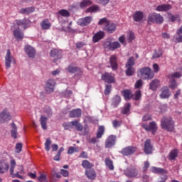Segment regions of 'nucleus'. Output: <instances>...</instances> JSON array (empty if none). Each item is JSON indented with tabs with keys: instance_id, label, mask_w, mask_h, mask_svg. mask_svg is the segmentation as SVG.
<instances>
[{
	"instance_id": "f257e3e1",
	"label": "nucleus",
	"mask_w": 182,
	"mask_h": 182,
	"mask_svg": "<svg viewBox=\"0 0 182 182\" xmlns=\"http://www.w3.org/2000/svg\"><path fill=\"white\" fill-rule=\"evenodd\" d=\"M10 174L12 177H16L17 178H21L23 180V176H25V170L23 169V166H18V168L16 171V173H14V170H15V167L16 166V161L14 159H11L10 161Z\"/></svg>"
},
{
	"instance_id": "f03ea898",
	"label": "nucleus",
	"mask_w": 182,
	"mask_h": 182,
	"mask_svg": "<svg viewBox=\"0 0 182 182\" xmlns=\"http://www.w3.org/2000/svg\"><path fill=\"white\" fill-rule=\"evenodd\" d=\"M138 76L141 79L150 80L154 77V74L151 72V69L149 67L141 68L138 72Z\"/></svg>"
},
{
	"instance_id": "7ed1b4c3",
	"label": "nucleus",
	"mask_w": 182,
	"mask_h": 182,
	"mask_svg": "<svg viewBox=\"0 0 182 182\" xmlns=\"http://www.w3.org/2000/svg\"><path fill=\"white\" fill-rule=\"evenodd\" d=\"M161 126L167 132H173L174 130V121L171 118L164 117L161 119Z\"/></svg>"
},
{
	"instance_id": "20e7f679",
	"label": "nucleus",
	"mask_w": 182,
	"mask_h": 182,
	"mask_svg": "<svg viewBox=\"0 0 182 182\" xmlns=\"http://www.w3.org/2000/svg\"><path fill=\"white\" fill-rule=\"evenodd\" d=\"M148 23L151 25V23H163L164 18L161 16L160 14L154 13L148 16Z\"/></svg>"
},
{
	"instance_id": "39448f33",
	"label": "nucleus",
	"mask_w": 182,
	"mask_h": 182,
	"mask_svg": "<svg viewBox=\"0 0 182 182\" xmlns=\"http://www.w3.org/2000/svg\"><path fill=\"white\" fill-rule=\"evenodd\" d=\"M134 66V57H130L127 63L126 64V75L127 76H133L134 75V68H133Z\"/></svg>"
},
{
	"instance_id": "423d86ee",
	"label": "nucleus",
	"mask_w": 182,
	"mask_h": 182,
	"mask_svg": "<svg viewBox=\"0 0 182 182\" xmlns=\"http://www.w3.org/2000/svg\"><path fill=\"white\" fill-rule=\"evenodd\" d=\"M124 174L129 178H140V173L139 170L136 168H128L124 171Z\"/></svg>"
},
{
	"instance_id": "0eeeda50",
	"label": "nucleus",
	"mask_w": 182,
	"mask_h": 182,
	"mask_svg": "<svg viewBox=\"0 0 182 182\" xmlns=\"http://www.w3.org/2000/svg\"><path fill=\"white\" fill-rule=\"evenodd\" d=\"M152 173H155V174H161V181L158 182H166V180H167V171L164 170L161 168H157V167H152L151 168Z\"/></svg>"
},
{
	"instance_id": "6e6552de",
	"label": "nucleus",
	"mask_w": 182,
	"mask_h": 182,
	"mask_svg": "<svg viewBox=\"0 0 182 182\" xmlns=\"http://www.w3.org/2000/svg\"><path fill=\"white\" fill-rule=\"evenodd\" d=\"M141 127L146 132H151L152 134H154V133L157 132V124H156V122H151L149 124L143 122Z\"/></svg>"
},
{
	"instance_id": "1a4fd4ad",
	"label": "nucleus",
	"mask_w": 182,
	"mask_h": 182,
	"mask_svg": "<svg viewBox=\"0 0 182 182\" xmlns=\"http://www.w3.org/2000/svg\"><path fill=\"white\" fill-rule=\"evenodd\" d=\"M11 63H15V58L12 55H11V50H7V53L5 56L6 68H11Z\"/></svg>"
},
{
	"instance_id": "9d476101",
	"label": "nucleus",
	"mask_w": 182,
	"mask_h": 182,
	"mask_svg": "<svg viewBox=\"0 0 182 182\" xmlns=\"http://www.w3.org/2000/svg\"><path fill=\"white\" fill-rule=\"evenodd\" d=\"M56 85V82L55 80H48L46 84L45 89L48 93H52L55 90V86Z\"/></svg>"
},
{
	"instance_id": "9b49d317",
	"label": "nucleus",
	"mask_w": 182,
	"mask_h": 182,
	"mask_svg": "<svg viewBox=\"0 0 182 182\" xmlns=\"http://www.w3.org/2000/svg\"><path fill=\"white\" fill-rule=\"evenodd\" d=\"M102 80L107 83H114V74L105 73L102 75Z\"/></svg>"
},
{
	"instance_id": "f8f14e48",
	"label": "nucleus",
	"mask_w": 182,
	"mask_h": 182,
	"mask_svg": "<svg viewBox=\"0 0 182 182\" xmlns=\"http://www.w3.org/2000/svg\"><path fill=\"white\" fill-rule=\"evenodd\" d=\"M11 119L12 116H11V112L8 109H6L0 113V122H8Z\"/></svg>"
},
{
	"instance_id": "ddd939ff",
	"label": "nucleus",
	"mask_w": 182,
	"mask_h": 182,
	"mask_svg": "<svg viewBox=\"0 0 182 182\" xmlns=\"http://www.w3.org/2000/svg\"><path fill=\"white\" fill-rule=\"evenodd\" d=\"M104 46L105 48H107V49H109V50H114V49L120 48V43L119 42L110 43L107 41L105 43Z\"/></svg>"
},
{
	"instance_id": "4468645a",
	"label": "nucleus",
	"mask_w": 182,
	"mask_h": 182,
	"mask_svg": "<svg viewBox=\"0 0 182 182\" xmlns=\"http://www.w3.org/2000/svg\"><path fill=\"white\" fill-rule=\"evenodd\" d=\"M159 96L161 99H168V97L171 96V92H170L168 87H163L161 88V92Z\"/></svg>"
},
{
	"instance_id": "2eb2a0df",
	"label": "nucleus",
	"mask_w": 182,
	"mask_h": 182,
	"mask_svg": "<svg viewBox=\"0 0 182 182\" xmlns=\"http://www.w3.org/2000/svg\"><path fill=\"white\" fill-rule=\"evenodd\" d=\"M116 144V136L114 135H110L106 140L105 147L110 149V147H113Z\"/></svg>"
},
{
	"instance_id": "dca6fc26",
	"label": "nucleus",
	"mask_w": 182,
	"mask_h": 182,
	"mask_svg": "<svg viewBox=\"0 0 182 182\" xmlns=\"http://www.w3.org/2000/svg\"><path fill=\"white\" fill-rule=\"evenodd\" d=\"M16 25H18V26H19V28L26 29L29 26V23H31V22L28 19L24 18L23 20H16Z\"/></svg>"
},
{
	"instance_id": "f3484780",
	"label": "nucleus",
	"mask_w": 182,
	"mask_h": 182,
	"mask_svg": "<svg viewBox=\"0 0 182 182\" xmlns=\"http://www.w3.org/2000/svg\"><path fill=\"white\" fill-rule=\"evenodd\" d=\"M151 141L146 139L144 144V152L146 154H151L153 151V146H151Z\"/></svg>"
},
{
	"instance_id": "a211bd4d",
	"label": "nucleus",
	"mask_w": 182,
	"mask_h": 182,
	"mask_svg": "<svg viewBox=\"0 0 182 182\" xmlns=\"http://www.w3.org/2000/svg\"><path fill=\"white\" fill-rule=\"evenodd\" d=\"M92 22V17L90 16H87L82 18H80L77 21V23L80 26H86L87 25H89V23H90Z\"/></svg>"
},
{
	"instance_id": "6ab92c4d",
	"label": "nucleus",
	"mask_w": 182,
	"mask_h": 182,
	"mask_svg": "<svg viewBox=\"0 0 182 182\" xmlns=\"http://www.w3.org/2000/svg\"><path fill=\"white\" fill-rule=\"evenodd\" d=\"M171 9V5L170 4H160L156 7L157 12H167Z\"/></svg>"
},
{
	"instance_id": "aec40b11",
	"label": "nucleus",
	"mask_w": 182,
	"mask_h": 182,
	"mask_svg": "<svg viewBox=\"0 0 182 182\" xmlns=\"http://www.w3.org/2000/svg\"><path fill=\"white\" fill-rule=\"evenodd\" d=\"M9 170V165L5 161H0V173L4 174V173H8Z\"/></svg>"
},
{
	"instance_id": "412c9836",
	"label": "nucleus",
	"mask_w": 182,
	"mask_h": 182,
	"mask_svg": "<svg viewBox=\"0 0 182 182\" xmlns=\"http://www.w3.org/2000/svg\"><path fill=\"white\" fill-rule=\"evenodd\" d=\"M25 52L27 53L28 58H34L35 53H36L35 49L31 46H25Z\"/></svg>"
},
{
	"instance_id": "4be33fe9",
	"label": "nucleus",
	"mask_w": 182,
	"mask_h": 182,
	"mask_svg": "<svg viewBox=\"0 0 182 182\" xmlns=\"http://www.w3.org/2000/svg\"><path fill=\"white\" fill-rule=\"evenodd\" d=\"M104 31H106L108 33H113L116 31V24L109 22L108 25L104 26Z\"/></svg>"
},
{
	"instance_id": "5701e85b",
	"label": "nucleus",
	"mask_w": 182,
	"mask_h": 182,
	"mask_svg": "<svg viewBox=\"0 0 182 182\" xmlns=\"http://www.w3.org/2000/svg\"><path fill=\"white\" fill-rule=\"evenodd\" d=\"M50 55L51 58H55V59H60V58H62V50L53 49L50 51Z\"/></svg>"
},
{
	"instance_id": "b1692460",
	"label": "nucleus",
	"mask_w": 182,
	"mask_h": 182,
	"mask_svg": "<svg viewBox=\"0 0 182 182\" xmlns=\"http://www.w3.org/2000/svg\"><path fill=\"white\" fill-rule=\"evenodd\" d=\"M134 151H136V149L133 146H128L127 148H124L122 151V154L124 156H130V154H133V153H134Z\"/></svg>"
},
{
	"instance_id": "393cba45",
	"label": "nucleus",
	"mask_w": 182,
	"mask_h": 182,
	"mask_svg": "<svg viewBox=\"0 0 182 182\" xmlns=\"http://www.w3.org/2000/svg\"><path fill=\"white\" fill-rule=\"evenodd\" d=\"M109 63L112 70H117V58L116 55H112L109 58Z\"/></svg>"
},
{
	"instance_id": "a878e982",
	"label": "nucleus",
	"mask_w": 182,
	"mask_h": 182,
	"mask_svg": "<svg viewBox=\"0 0 182 182\" xmlns=\"http://www.w3.org/2000/svg\"><path fill=\"white\" fill-rule=\"evenodd\" d=\"M105 36V33L103 31H99L95 33L92 37V41L94 43H96L100 41V39H103Z\"/></svg>"
},
{
	"instance_id": "bb28decb",
	"label": "nucleus",
	"mask_w": 182,
	"mask_h": 182,
	"mask_svg": "<svg viewBox=\"0 0 182 182\" xmlns=\"http://www.w3.org/2000/svg\"><path fill=\"white\" fill-rule=\"evenodd\" d=\"M144 18L143 12L138 11H136L133 15V19L135 22H140Z\"/></svg>"
},
{
	"instance_id": "cd10ccee",
	"label": "nucleus",
	"mask_w": 182,
	"mask_h": 182,
	"mask_svg": "<svg viewBox=\"0 0 182 182\" xmlns=\"http://www.w3.org/2000/svg\"><path fill=\"white\" fill-rule=\"evenodd\" d=\"M85 175L90 180H95L96 178V172L93 169H87Z\"/></svg>"
},
{
	"instance_id": "c85d7f7f",
	"label": "nucleus",
	"mask_w": 182,
	"mask_h": 182,
	"mask_svg": "<svg viewBox=\"0 0 182 182\" xmlns=\"http://www.w3.org/2000/svg\"><path fill=\"white\" fill-rule=\"evenodd\" d=\"M160 86V80L155 79L149 84V89L151 90H157V87Z\"/></svg>"
},
{
	"instance_id": "c756f323",
	"label": "nucleus",
	"mask_w": 182,
	"mask_h": 182,
	"mask_svg": "<svg viewBox=\"0 0 182 182\" xmlns=\"http://www.w3.org/2000/svg\"><path fill=\"white\" fill-rule=\"evenodd\" d=\"M82 116V110L80 109H73L70 112V117H80Z\"/></svg>"
},
{
	"instance_id": "7c9ffc66",
	"label": "nucleus",
	"mask_w": 182,
	"mask_h": 182,
	"mask_svg": "<svg viewBox=\"0 0 182 182\" xmlns=\"http://www.w3.org/2000/svg\"><path fill=\"white\" fill-rule=\"evenodd\" d=\"M41 127L43 130H46L48 129V118L45 116H41L40 119Z\"/></svg>"
},
{
	"instance_id": "2f4dec72",
	"label": "nucleus",
	"mask_w": 182,
	"mask_h": 182,
	"mask_svg": "<svg viewBox=\"0 0 182 182\" xmlns=\"http://www.w3.org/2000/svg\"><path fill=\"white\" fill-rule=\"evenodd\" d=\"M17 130H18V128L16 127V125L15 124V123H12L11 133V137H13V139H16V137H18Z\"/></svg>"
},
{
	"instance_id": "473e14b6",
	"label": "nucleus",
	"mask_w": 182,
	"mask_h": 182,
	"mask_svg": "<svg viewBox=\"0 0 182 182\" xmlns=\"http://www.w3.org/2000/svg\"><path fill=\"white\" fill-rule=\"evenodd\" d=\"M41 26L42 29L47 30L50 28L51 24L49 22V20L46 19L41 23Z\"/></svg>"
},
{
	"instance_id": "72a5a7b5",
	"label": "nucleus",
	"mask_w": 182,
	"mask_h": 182,
	"mask_svg": "<svg viewBox=\"0 0 182 182\" xmlns=\"http://www.w3.org/2000/svg\"><path fill=\"white\" fill-rule=\"evenodd\" d=\"M14 36L17 39V41H21L23 39V33L21 32L19 30H15L14 31Z\"/></svg>"
},
{
	"instance_id": "f704fd0d",
	"label": "nucleus",
	"mask_w": 182,
	"mask_h": 182,
	"mask_svg": "<svg viewBox=\"0 0 182 182\" xmlns=\"http://www.w3.org/2000/svg\"><path fill=\"white\" fill-rule=\"evenodd\" d=\"M72 125L73 127L74 126L78 132H82V130H83V126L79 122V121H72Z\"/></svg>"
},
{
	"instance_id": "c9c22d12",
	"label": "nucleus",
	"mask_w": 182,
	"mask_h": 182,
	"mask_svg": "<svg viewBox=\"0 0 182 182\" xmlns=\"http://www.w3.org/2000/svg\"><path fill=\"white\" fill-rule=\"evenodd\" d=\"M168 18L171 21V22H180V16L177 14L173 15L171 14H168Z\"/></svg>"
},
{
	"instance_id": "e433bc0d",
	"label": "nucleus",
	"mask_w": 182,
	"mask_h": 182,
	"mask_svg": "<svg viewBox=\"0 0 182 182\" xmlns=\"http://www.w3.org/2000/svg\"><path fill=\"white\" fill-rule=\"evenodd\" d=\"M123 95L125 99V100H130L132 97H133V95H132V91L129 90H124L123 92Z\"/></svg>"
},
{
	"instance_id": "4c0bfd02",
	"label": "nucleus",
	"mask_w": 182,
	"mask_h": 182,
	"mask_svg": "<svg viewBox=\"0 0 182 182\" xmlns=\"http://www.w3.org/2000/svg\"><path fill=\"white\" fill-rule=\"evenodd\" d=\"M21 14H32V12H35V8L33 7H28L23 8L20 10Z\"/></svg>"
},
{
	"instance_id": "58836bf2",
	"label": "nucleus",
	"mask_w": 182,
	"mask_h": 182,
	"mask_svg": "<svg viewBox=\"0 0 182 182\" xmlns=\"http://www.w3.org/2000/svg\"><path fill=\"white\" fill-rule=\"evenodd\" d=\"M182 75L181 73H178V72H175L173 73H171L168 75V77L169 79H180V77H181Z\"/></svg>"
},
{
	"instance_id": "ea45409f",
	"label": "nucleus",
	"mask_w": 182,
	"mask_h": 182,
	"mask_svg": "<svg viewBox=\"0 0 182 182\" xmlns=\"http://www.w3.org/2000/svg\"><path fill=\"white\" fill-rule=\"evenodd\" d=\"M82 166L84 168H87V170H90V168H92V167H93V164H90V162H89V161H87V160H84V161H82Z\"/></svg>"
},
{
	"instance_id": "a19ab883",
	"label": "nucleus",
	"mask_w": 182,
	"mask_h": 182,
	"mask_svg": "<svg viewBox=\"0 0 182 182\" xmlns=\"http://www.w3.org/2000/svg\"><path fill=\"white\" fill-rule=\"evenodd\" d=\"M178 155V151L177 149H173L170 152L168 159L169 160H174V159H176V157H177Z\"/></svg>"
},
{
	"instance_id": "79ce46f5",
	"label": "nucleus",
	"mask_w": 182,
	"mask_h": 182,
	"mask_svg": "<svg viewBox=\"0 0 182 182\" xmlns=\"http://www.w3.org/2000/svg\"><path fill=\"white\" fill-rule=\"evenodd\" d=\"M130 107L131 105L129 103L125 104L124 107L122 109V114H129V112H130Z\"/></svg>"
},
{
	"instance_id": "37998d69",
	"label": "nucleus",
	"mask_w": 182,
	"mask_h": 182,
	"mask_svg": "<svg viewBox=\"0 0 182 182\" xmlns=\"http://www.w3.org/2000/svg\"><path fill=\"white\" fill-rule=\"evenodd\" d=\"M177 86H178L177 81H176V80L170 79L168 87L174 90V89H176Z\"/></svg>"
},
{
	"instance_id": "c03bdc74",
	"label": "nucleus",
	"mask_w": 182,
	"mask_h": 182,
	"mask_svg": "<svg viewBox=\"0 0 182 182\" xmlns=\"http://www.w3.org/2000/svg\"><path fill=\"white\" fill-rule=\"evenodd\" d=\"M105 164H106L107 167H108V168H109V170H114V166H113V161L110 159L107 158L105 159Z\"/></svg>"
},
{
	"instance_id": "a18cd8bd",
	"label": "nucleus",
	"mask_w": 182,
	"mask_h": 182,
	"mask_svg": "<svg viewBox=\"0 0 182 182\" xmlns=\"http://www.w3.org/2000/svg\"><path fill=\"white\" fill-rule=\"evenodd\" d=\"M136 36H134V33L132 31H129L127 35V41L129 42H133L134 41Z\"/></svg>"
},
{
	"instance_id": "49530a36",
	"label": "nucleus",
	"mask_w": 182,
	"mask_h": 182,
	"mask_svg": "<svg viewBox=\"0 0 182 182\" xmlns=\"http://www.w3.org/2000/svg\"><path fill=\"white\" fill-rule=\"evenodd\" d=\"M59 15H61V16H64L65 18H69L70 16V13L68 10L65 9H61L58 11Z\"/></svg>"
},
{
	"instance_id": "de8ad7c7",
	"label": "nucleus",
	"mask_w": 182,
	"mask_h": 182,
	"mask_svg": "<svg viewBox=\"0 0 182 182\" xmlns=\"http://www.w3.org/2000/svg\"><path fill=\"white\" fill-rule=\"evenodd\" d=\"M104 133H105V127L102 126L100 127L97 132V138L100 139L102 136H103Z\"/></svg>"
},
{
	"instance_id": "09e8293b",
	"label": "nucleus",
	"mask_w": 182,
	"mask_h": 182,
	"mask_svg": "<svg viewBox=\"0 0 182 182\" xmlns=\"http://www.w3.org/2000/svg\"><path fill=\"white\" fill-rule=\"evenodd\" d=\"M90 5H92V1H90V0H83L80 4V8H86V6H89Z\"/></svg>"
},
{
	"instance_id": "8fccbe9b",
	"label": "nucleus",
	"mask_w": 182,
	"mask_h": 182,
	"mask_svg": "<svg viewBox=\"0 0 182 182\" xmlns=\"http://www.w3.org/2000/svg\"><path fill=\"white\" fill-rule=\"evenodd\" d=\"M68 72L70 73H75L77 70H80L78 68L74 67L73 65H70L67 68Z\"/></svg>"
},
{
	"instance_id": "3c124183",
	"label": "nucleus",
	"mask_w": 182,
	"mask_h": 182,
	"mask_svg": "<svg viewBox=\"0 0 182 182\" xmlns=\"http://www.w3.org/2000/svg\"><path fill=\"white\" fill-rule=\"evenodd\" d=\"M50 144H52V141H50V139L48 138L45 143V149L47 151L50 150Z\"/></svg>"
},
{
	"instance_id": "603ef678",
	"label": "nucleus",
	"mask_w": 182,
	"mask_h": 182,
	"mask_svg": "<svg viewBox=\"0 0 182 182\" xmlns=\"http://www.w3.org/2000/svg\"><path fill=\"white\" fill-rule=\"evenodd\" d=\"M163 55V52L161 49H158L155 50L154 54L153 55V58L156 59V58H160Z\"/></svg>"
},
{
	"instance_id": "864d4df0",
	"label": "nucleus",
	"mask_w": 182,
	"mask_h": 182,
	"mask_svg": "<svg viewBox=\"0 0 182 182\" xmlns=\"http://www.w3.org/2000/svg\"><path fill=\"white\" fill-rule=\"evenodd\" d=\"M109 22L110 21H109L107 18H103L100 20V21L98 22V25H104L105 26H107Z\"/></svg>"
},
{
	"instance_id": "5fc2aeb1",
	"label": "nucleus",
	"mask_w": 182,
	"mask_h": 182,
	"mask_svg": "<svg viewBox=\"0 0 182 182\" xmlns=\"http://www.w3.org/2000/svg\"><path fill=\"white\" fill-rule=\"evenodd\" d=\"M99 6H97V5L92 6L91 7H90L89 9H87V11L88 12H99Z\"/></svg>"
},
{
	"instance_id": "6e6d98bb",
	"label": "nucleus",
	"mask_w": 182,
	"mask_h": 182,
	"mask_svg": "<svg viewBox=\"0 0 182 182\" xmlns=\"http://www.w3.org/2000/svg\"><path fill=\"white\" fill-rule=\"evenodd\" d=\"M132 97L133 99H134V100H139L140 97H141V92L140 91V90L136 91L135 95H133Z\"/></svg>"
},
{
	"instance_id": "4d7b16f0",
	"label": "nucleus",
	"mask_w": 182,
	"mask_h": 182,
	"mask_svg": "<svg viewBox=\"0 0 182 182\" xmlns=\"http://www.w3.org/2000/svg\"><path fill=\"white\" fill-rule=\"evenodd\" d=\"M77 151H79V150H77V148L74 147V146H70L68 150V154H73V153H77Z\"/></svg>"
},
{
	"instance_id": "13d9d810",
	"label": "nucleus",
	"mask_w": 182,
	"mask_h": 182,
	"mask_svg": "<svg viewBox=\"0 0 182 182\" xmlns=\"http://www.w3.org/2000/svg\"><path fill=\"white\" fill-rule=\"evenodd\" d=\"M63 126L65 130H69V129H73V125L72 124V122L68 123L63 124Z\"/></svg>"
},
{
	"instance_id": "bf43d9fd",
	"label": "nucleus",
	"mask_w": 182,
	"mask_h": 182,
	"mask_svg": "<svg viewBox=\"0 0 182 182\" xmlns=\"http://www.w3.org/2000/svg\"><path fill=\"white\" fill-rule=\"evenodd\" d=\"M38 180L40 182H48V180H46V175L41 173L39 177H38Z\"/></svg>"
},
{
	"instance_id": "052dcab7",
	"label": "nucleus",
	"mask_w": 182,
	"mask_h": 182,
	"mask_svg": "<svg viewBox=\"0 0 182 182\" xmlns=\"http://www.w3.org/2000/svg\"><path fill=\"white\" fill-rule=\"evenodd\" d=\"M22 151V144L18 143L16 145V153H21Z\"/></svg>"
},
{
	"instance_id": "680f3d73",
	"label": "nucleus",
	"mask_w": 182,
	"mask_h": 182,
	"mask_svg": "<svg viewBox=\"0 0 182 182\" xmlns=\"http://www.w3.org/2000/svg\"><path fill=\"white\" fill-rule=\"evenodd\" d=\"M143 86V81L141 80H139L136 81L135 84L136 89H140Z\"/></svg>"
},
{
	"instance_id": "e2e57ef3",
	"label": "nucleus",
	"mask_w": 182,
	"mask_h": 182,
	"mask_svg": "<svg viewBox=\"0 0 182 182\" xmlns=\"http://www.w3.org/2000/svg\"><path fill=\"white\" fill-rule=\"evenodd\" d=\"M111 90H112V85H107L105 90V95H109Z\"/></svg>"
},
{
	"instance_id": "0e129e2a",
	"label": "nucleus",
	"mask_w": 182,
	"mask_h": 182,
	"mask_svg": "<svg viewBox=\"0 0 182 182\" xmlns=\"http://www.w3.org/2000/svg\"><path fill=\"white\" fill-rule=\"evenodd\" d=\"M120 101H121V98H120V96H119V95H116L113 98V102H114V103H115V105L120 103Z\"/></svg>"
},
{
	"instance_id": "69168bd1",
	"label": "nucleus",
	"mask_w": 182,
	"mask_h": 182,
	"mask_svg": "<svg viewBox=\"0 0 182 182\" xmlns=\"http://www.w3.org/2000/svg\"><path fill=\"white\" fill-rule=\"evenodd\" d=\"M119 41L122 45H126V37H124V36H121L119 38Z\"/></svg>"
},
{
	"instance_id": "338daca9",
	"label": "nucleus",
	"mask_w": 182,
	"mask_h": 182,
	"mask_svg": "<svg viewBox=\"0 0 182 182\" xmlns=\"http://www.w3.org/2000/svg\"><path fill=\"white\" fill-rule=\"evenodd\" d=\"M112 124L114 128H117V127H119V126L122 124V122L117 120H114L112 122Z\"/></svg>"
},
{
	"instance_id": "774afa93",
	"label": "nucleus",
	"mask_w": 182,
	"mask_h": 182,
	"mask_svg": "<svg viewBox=\"0 0 182 182\" xmlns=\"http://www.w3.org/2000/svg\"><path fill=\"white\" fill-rule=\"evenodd\" d=\"M60 173L63 177H68L69 176V172L67 170L61 169Z\"/></svg>"
}]
</instances>
